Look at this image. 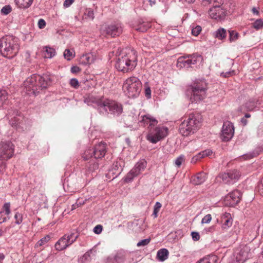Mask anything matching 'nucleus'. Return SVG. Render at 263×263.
I'll list each match as a JSON object with an SVG mask.
<instances>
[{"mask_svg": "<svg viewBox=\"0 0 263 263\" xmlns=\"http://www.w3.org/2000/svg\"><path fill=\"white\" fill-rule=\"evenodd\" d=\"M221 227L223 230H227L230 228L233 223L231 215L229 213L225 212L221 217Z\"/></svg>", "mask_w": 263, "mask_h": 263, "instance_id": "nucleus-23", "label": "nucleus"}, {"mask_svg": "<svg viewBox=\"0 0 263 263\" xmlns=\"http://www.w3.org/2000/svg\"><path fill=\"white\" fill-rule=\"evenodd\" d=\"M206 179V174L201 172L197 174L196 176L192 177L191 182L194 185H200L203 183L205 181Z\"/></svg>", "mask_w": 263, "mask_h": 263, "instance_id": "nucleus-24", "label": "nucleus"}, {"mask_svg": "<svg viewBox=\"0 0 263 263\" xmlns=\"http://www.w3.org/2000/svg\"><path fill=\"white\" fill-rule=\"evenodd\" d=\"M241 196V192L237 190H234L230 193L224 198V204L227 206H234L238 204Z\"/></svg>", "mask_w": 263, "mask_h": 263, "instance_id": "nucleus-16", "label": "nucleus"}, {"mask_svg": "<svg viewBox=\"0 0 263 263\" xmlns=\"http://www.w3.org/2000/svg\"><path fill=\"white\" fill-rule=\"evenodd\" d=\"M192 27V35L197 36H198L201 32L202 30V28L199 25H192L191 26Z\"/></svg>", "mask_w": 263, "mask_h": 263, "instance_id": "nucleus-36", "label": "nucleus"}, {"mask_svg": "<svg viewBox=\"0 0 263 263\" xmlns=\"http://www.w3.org/2000/svg\"><path fill=\"white\" fill-rule=\"evenodd\" d=\"M74 0H65L64 2L63 6L65 8L69 7L73 3Z\"/></svg>", "mask_w": 263, "mask_h": 263, "instance_id": "nucleus-59", "label": "nucleus"}, {"mask_svg": "<svg viewBox=\"0 0 263 263\" xmlns=\"http://www.w3.org/2000/svg\"><path fill=\"white\" fill-rule=\"evenodd\" d=\"M213 34L215 38L222 40L225 39L227 36L226 30L223 28H219L214 32Z\"/></svg>", "mask_w": 263, "mask_h": 263, "instance_id": "nucleus-32", "label": "nucleus"}, {"mask_svg": "<svg viewBox=\"0 0 263 263\" xmlns=\"http://www.w3.org/2000/svg\"><path fill=\"white\" fill-rule=\"evenodd\" d=\"M106 152V145L104 143H99L97 144L93 148H89L84 153V159H88L89 158L94 157L95 159H101L103 158Z\"/></svg>", "mask_w": 263, "mask_h": 263, "instance_id": "nucleus-9", "label": "nucleus"}, {"mask_svg": "<svg viewBox=\"0 0 263 263\" xmlns=\"http://www.w3.org/2000/svg\"><path fill=\"white\" fill-rule=\"evenodd\" d=\"M226 11L220 6H215L211 8L209 11V14L211 18L217 20H223L226 16Z\"/></svg>", "mask_w": 263, "mask_h": 263, "instance_id": "nucleus-17", "label": "nucleus"}, {"mask_svg": "<svg viewBox=\"0 0 263 263\" xmlns=\"http://www.w3.org/2000/svg\"><path fill=\"white\" fill-rule=\"evenodd\" d=\"M33 0H14L16 5L20 8H29L32 4Z\"/></svg>", "mask_w": 263, "mask_h": 263, "instance_id": "nucleus-31", "label": "nucleus"}, {"mask_svg": "<svg viewBox=\"0 0 263 263\" xmlns=\"http://www.w3.org/2000/svg\"><path fill=\"white\" fill-rule=\"evenodd\" d=\"M191 236L193 240L194 241H198L200 239V235L198 232H192L191 233Z\"/></svg>", "mask_w": 263, "mask_h": 263, "instance_id": "nucleus-55", "label": "nucleus"}, {"mask_svg": "<svg viewBox=\"0 0 263 263\" xmlns=\"http://www.w3.org/2000/svg\"><path fill=\"white\" fill-rule=\"evenodd\" d=\"M151 241L150 238H146L140 240L137 243V246L138 247H144L147 246Z\"/></svg>", "mask_w": 263, "mask_h": 263, "instance_id": "nucleus-45", "label": "nucleus"}, {"mask_svg": "<svg viewBox=\"0 0 263 263\" xmlns=\"http://www.w3.org/2000/svg\"><path fill=\"white\" fill-rule=\"evenodd\" d=\"M253 27L256 30H259L263 28V20L257 19L253 23Z\"/></svg>", "mask_w": 263, "mask_h": 263, "instance_id": "nucleus-39", "label": "nucleus"}, {"mask_svg": "<svg viewBox=\"0 0 263 263\" xmlns=\"http://www.w3.org/2000/svg\"><path fill=\"white\" fill-rule=\"evenodd\" d=\"M74 56L73 51H70L68 49H66L65 50L64 52V57L67 60L69 61Z\"/></svg>", "mask_w": 263, "mask_h": 263, "instance_id": "nucleus-41", "label": "nucleus"}, {"mask_svg": "<svg viewBox=\"0 0 263 263\" xmlns=\"http://www.w3.org/2000/svg\"><path fill=\"white\" fill-rule=\"evenodd\" d=\"M50 239V237L49 235L45 236L38 241L36 244V247H40L44 245L49 241Z\"/></svg>", "mask_w": 263, "mask_h": 263, "instance_id": "nucleus-40", "label": "nucleus"}, {"mask_svg": "<svg viewBox=\"0 0 263 263\" xmlns=\"http://www.w3.org/2000/svg\"><path fill=\"white\" fill-rule=\"evenodd\" d=\"M168 254L169 252L167 249L162 248L158 251L156 258L159 261L163 262L168 258Z\"/></svg>", "mask_w": 263, "mask_h": 263, "instance_id": "nucleus-26", "label": "nucleus"}, {"mask_svg": "<svg viewBox=\"0 0 263 263\" xmlns=\"http://www.w3.org/2000/svg\"><path fill=\"white\" fill-rule=\"evenodd\" d=\"M106 33L112 37L119 35L122 32V27L121 24H111L106 28Z\"/></svg>", "mask_w": 263, "mask_h": 263, "instance_id": "nucleus-20", "label": "nucleus"}, {"mask_svg": "<svg viewBox=\"0 0 263 263\" xmlns=\"http://www.w3.org/2000/svg\"><path fill=\"white\" fill-rule=\"evenodd\" d=\"M235 71L234 70H230L226 72H221L220 76L223 78H229L231 76L235 75Z\"/></svg>", "mask_w": 263, "mask_h": 263, "instance_id": "nucleus-44", "label": "nucleus"}, {"mask_svg": "<svg viewBox=\"0 0 263 263\" xmlns=\"http://www.w3.org/2000/svg\"><path fill=\"white\" fill-rule=\"evenodd\" d=\"M191 102L198 103L206 96V84L204 79L196 80L190 87Z\"/></svg>", "mask_w": 263, "mask_h": 263, "instance_id": "nucleus-5", "label": "nucleus"}, {"mask_svg": "<svg viewBox=\"0 0 263 263\" xmlns=\"http://www.w3.org/2000/svg\"><path fill=\"white\" fill-rule=\"evenodd\" d=\"M229 40L230 42H233L237 40L238 38L239 34L238 32L234 30H229Z\"/></svg>", "mask_w": 263, "mask_h": 263, "instance_id": "nucleus-38", "label": "nucleus"}, {"mask_svg": "<svg viewBox=\"0 0 263 263\" xmlns=\"http://www.w3.org/2000/svg\"><path fill=\"white\" fill-rule=\"evenodd\" d=\"M97 59L95 53L89 52L83 54L80 58V63L84 65L93 63Z\"/></svg>", "mask_w": 263, "mask_h": 263, "instance_id": "nucleus-21", "label": "nucleus"}, {"mask_svg": "<svg viewBox=\"0 0 263 263\" xmlns=\"http://www.w3.org/2000/svg\"><path fill=\"white\" fill-rule=\"evenodd\" d=\"M103 230V227L101 225L98 224L94 228H93V232L96 234H100Z\"/></svg>", "mask_w": 263, "mask_h": 263, "instance_id": "nucleus-52", "label": "nucleus"}, {"mask_svg": "<svg viewBox=\"0 0 263 263\" xmlns=\"http://www.w3.org/2000/svg\"><path fill=\"white\" fill-rule=\"evenodd\" d=\"M8 98V93L6 90H0V108L7 101Z\"/></svg>", "mask_w": 263, "mask_h": 263, "instance_id": "nucleus-33", "label": "nucleus"}, {"mask_svg": "<svg viewBox=\"0 0 263 263\" xmlns=\"http://www.w3.org/2000/svg\"><path fill=\"white\" fill-rule=\"evenodd\" d=\"M43 52L44 58L48 59H51L56 54L55 50L49 46H45Z\"/></svg>", "mask_w": 263, "mask_h": 263, "instance_id": "nucleus-29", "label": "nucleus"}, {"mask_svg": "<svg viewBox=\"0 0 263 263\" xmlns=\"http://www.w3.org/2000/svg\"><path fill=\"white\" fill-rule=\"evenodd\" d=\"M92 253V250H89L86 252L82 257L81 259L82 261H87L90 259V254Z\"/></svg>", "mask_w": 263, "mask_h": 263, "instance_id": "nucleus-48", "label": "nucleus"}, {"mask_svg": "<svg viewBox=\"0 0 263 263\" xmlns=\"http://www.w3.org/2000/svg\"><path fill=\"white\" fill-rule=\"evenodd\" d=\"M98 168V163H93V166L92 167H89V169H90V171H93L94 170H95L96 169Z\"/></svg>", "mask_w": 263, "mask_h": 263, "instance_id": "nucleus-64", "label": "nucleus"}, {"mask_svg": "<svg viewBox=\"0 0 263 263\" xmlns=\"http://www.w3.org/2000/svg\"><path fill=\"white\" fill-rule=\"evenodd\" d=\"M14 146L11 142L4 141L0 143V157L10 159L14 154Z\"/></svg>", "mask_w": 263, "mask_h": 263, "instance_id": "nucleus-14", "label": "nucleus"}, {"mask_svg": "<svg viewBox=\"0 0 263 263\" xmlns=\"http://www.w3.org/2000/svg\"><path fill=\"white\" fill-rule=\"evenodd\" d=\"M146 164V161L145 160H141L135 164L133 170L138 175L140 174L141 172L145 169Z\"/></svg>", "mask_w": 263, "mask_h": 263, "instance_id": "nucleus-28", "label": "nucleus"}, {"mask_svg": "<svg viewBox=\"0 0 263 263\" xmlns=\"http://www.w3.org/2000/svg\"><path fill=\"white\" fill-rule=\"evenodd\" d=\"M240 177V174L237 170H231L227 173L219 174V178H220L223 183L228 184H233L237 182Z\"/></svg>", "mask_w": 263, "mask_h": 263, "instance_id": "nucleus-13", "label": "nucleus"}, {"mask_svg": "<svg viewBox=\"0 0 263 263\" xmlns=\"http://www.w3.org/2000/svg\"><path fill=\"white\" fill-rule=\"evenodd\" d=\"M218 257L215 255H207L199 260L196 263H217Z\"/></svg>", "mask_w": 263, "mask_h": 263, "instance_id": "nucleus-30", "label": "nucleus"}, {"mask_svg": "<svg viewBox=\"0 0 263 263\" xmlns=\"http://www.w3.org/2000/svg\"><path fill=\"white\" fill-rule=\"evenodd\" d=\"M3 211L0 212V224L4 223L10 219L11 214L10 203L6 202L3 206Z\"/></svg>", "mask_w": 263, "mask_h": 263, "instance_id": "nucleus-22", "label": "nucleus"}, {"mask_svg": "<svg viewBox=\"0 0 263 263\" xmlns=\"http://www.w3.org/2000/svg\"><path fill=\"white\" fill-rule=\"evenodd\" d=\"M137 176L138 175L135 173L134 170L132 169L125 177L124 181L126 182H130L135 177H137Z\"/></svg>", "mask_w": 263, "mask_h": 263, "instance_id": "nucleus-35", "label": "nucleus"}, {"mask_svg": "<svg viewBox=\"0 0 263 263\" xmlns=\"http://www.w3.org/2000/svg\"><path fill=\"white\" fill-rule=\"evenodd\" d=\"M257 229H258L257 227L253 226V227H251V232H250V233L249 234V235L251 236V238H250L251 239L253 240L254 238H255L257 237Z\"/></svg>", "mask_w": 263, "mask_h": 263, "instance_id": "nucleus-42", "label": "nucleus"}, {"mask_svg": "<svg viewBox=\"0 0 263 263\" xmlns=\"http://www.w3.org/2000/svg\"><path fill=\"white\" fill-rule=\"evenodd\" d=\"M87 200V198H85L84 199H83L81 198H79L77 199V201L78 202V204H79V206H81L85 203Z\"/></svg>", "mask_w": 263, "mask_h": 263, "instance_id": "nucleus-61", "label": "nucleus"}, {"mask_svg": "<svg viewBox=\"0 0 263 263\" xmlns=\"http://www.w3.org/2000/svg\"><path fill=\"white\" fill-rule=\"evenodd\" d=\"M46 23L45 22V21L43 19V18H40L39 21H38V23H37V26H38V27L40 28V29H43L46 26Z\"/></svg>", "mask_w": 263, "mask_h": 263, "instance_id": "nucleus-53", "label": "nucleus"}, {"mask_svg": "<svg viewBox=\"0 0 263 263\" xmlns=\"http://www.w3.org/2000/svg\"><path fill=\"white\" fill-rule=\"evenodd\" d=\"M71 72L73 73H76L80 71L81 69L77 66H73L71 67Z\"/></svg>", "mask_w": 263, "mask_h": 263, "instance_id": "nucleus-60", "label": "nucleus"}, {"mask_svg": "<svg viewBox=\"0 0 263 263\" xmlns=\"http://www.w3.org/2000/svg\"><path fill=\"white\" fill-rule=\"evenodd\" d=\"M257 189L259 193L261 195L263 196V178L261 179L260 182L258 184Z\"/></svg>", "mask_w": 263, "mask_h": 263, "instance_id": "nucleus-54", "label": "nucleus"}, {"mask_svg": "<svg viewBox=\"0 0 263 263\" xmlns=\"http://www.w3.org/2000/svg\"><path fill=\"white\" fill-rule=\"evenodd\" d=\"M14 219L15 220V223L16 224H20L23 221V215L17 212L15 214Z\"/></svg>", "mask_w": 263, "mask_h": 263, "instance_id": "nucleus-43", "label": "nucleus"}, {"mask_svg": "<svg viewBox=\"0 0 263 263\" xmlns=\"http://www.w3.org/2000/svg\"><path fill=\"white\" fill-rule=\"evenodd\" d=\"M123 162L121 159L114 162L111 167L109 169L106 175V177L111 179L117 178L121 173L123 170Z\"/></svg>", "mask_w": 263, "mask_h": 263, "instance_id": "nucleus-15", "label": "nucleus"}, {"mask_svg": "<svg viewBox=\"0 0 263 263\" xmlns=\"http://www.w3.org/2000/svg\"><path fill=\"white\" fill-rule=\"evenodd\" d=\"M234 134L233 124L228 121L224 122L220 134V138L222 141L227 142L232 139Z\"/></svg>", "mask_w": 263, "mask_h": 263, "instance_id": "nucleus-12", "label": "nucleus"}, {"mask_svg": "<svg viewBox=\"0 0 263 263\" xmlns=\"http://www.w3.org/2000/svg\"><path fill=\"white\" fill-rule=\"evenodd\" d=\"M109 112L114 116H119L123 111L122 105L115 101L109 100H104L103 107L102 108V112Z\"/></svg>", "mask_w": 263, "mask_h": 263, "instance_id": "nucleus-11", "label": "nucleus"}, {"mask_svg": "<svg viewBox=\"0 0 263 263\" xmlns=\"http://www.w3.org/2000/svg\"><path fill=\"white\" fill-rule=\"evenodd\" d=\"M85 15L87 16V18L92 20L94 18V13L91 9L88 8L85 10L84 13Z\"/></svg>", "mask_w": 263, "mask_h": 263, "instance_id": "nucleus-47", "label": "nucleus"}, {"mask_svg": "<svg viewBox=\"0 0 263 263\" xmlns=\"http://www.w3.org/2000/svg\"><path fill=\"white\" fill-rule=\"evenodd\" d=\"M212 153V151L210 149H206L203 151H202L200 153H199L193 157L191 160V162L193 163H196L198 161L200 160L201 159L206 157L209 156L211 155Z\"/></svg>", "mask_w": 263, "mask_h": 263, "instance_id": "nucleus-25", "label": "nucleus"}, {"mask_svg": "<svg viewBox=\"0 0 263 263\" xmlns=\"http://www.w3.org/2000/svg\"><path fill=\"white\" fill-rule=\"evenodd\" d=\"M50 78L47 74H34L24 82V91L28 95L36 96L40 90L47 87Z\"/></svg>", "mask_w": 263, "mask_h": 263, "instance_id": "nucleus-1", "label": "nucleus"}, {"mask_svg": "<svg viewBox=\"0 0 263 263\" xmlns=\"http://www.w3.org/2000/svg\"><path fill=\"white\" fill-rule=\"evenodd\" d=\"M12 10V8L10 5H6L1 9V13L4 15H7Z\"/></svg>", "mask_w": 263, "mask_h": 263, "instance_id": "nucleus-46", "label": "nucleus"}, {"mask_svg": "<svg viewBox=\"0 0 263 263\" xmlns=\"http://www.w3.org/2000/svg\"><path fill=\"white\" fill-rule=\"evenodd\" d=\"M168 134V128L165 126H158L151 127L148 129L146 139L150 142L155 144L164 139Z\"/></svg>", "mask_w": 263, "mask_h": 263, "instance_id": "nucleus-7", "label": "nucleus"}, {"mask_svg": "<svg viewBox=\"0 0 263 263\" xmlns=\"http://www.w3.org/2000/svg\"><path fill=\"white\" fill-rule=\"evenodd\" d=\"M122 88L126 96L128 98H135L137 97L140 93L142 83L137 77H130L124 82Z\"/></svg>", "mask_w": 263, "mask_h": 263, "instance_id": "nucleus-6", "label": "nucleus"}, {"mask_svg": "<svg viewBox=\"0 0 263 263\" xmlns=\"http://www.w3.org/2000/svg\"><path fill=\"white\" fill-rule=\"evenodd\" d=\"M202 118L198 114L191 113L186 117L179 126V133L183 136H188L196 132L201 126Z\"/></svg>", "mask_w": 263, "mask_h": 263, "instance_id": "nucleus-3", "label": "nucleus"}, {"mask_svg": "<svg viewBox=\"0 0 263 263\" xmlns=\"http://www.w3.org/2000/svg\"><path fill=\"white\" fill-rule=\"evenodd\" d=\"M202 60V57L197 54L181 57L178 58L177 65L180 67L189 68Z\"/></svg>", "mask_w": 263, "mask_h": 263, "instance_id": "nucleus-10", "label": "nucleus"}, {"mask_svg": "<svg viewBox=\"0 0 263 263\" xmlns=\"http://www.w3.org/2000/svg\"><path fill=\"white\" fill-rule=\"evenodd\" d=\"M183 160V156H180L175 161V163L178 167H180Z\"/></svg>", "mask_w": 263, "mask_h": 263, "instance_id": "nucleus-56", "label": "nucleus"}, {"mask_svg": "<svg viewBox=\"0 0 263 263\" xmlns=\"http://www.w3.org/2000/svg\"><path fill=\"white\" fill-rule=\"evenodd\" d=\"M70 84L71 86L74 88H78L79 86V83L78 80L77 79H71L70 80Z\"/></svg>", "mask_w": 263, "mask_h": 263, "instance_id": "nucleus-50", "label": "nucleus"}, {"mask_svg": "<svg viewBox=\"0 0 263 263\" xmlns=\"http://www.w3.org/2000/svg\"><path fill=\"white\" fill-rule=\"evenodd\" d=\"M84 102L88 106H92L97 108L100 112L102 111L104 101L100 98L91 95H88L84 97Z\"/></svg>", "mask_w": 263, "mask_h": 263, "instance_id": "nucleus-18", "label": "nucleus"}, {"mask_svg": "<svg viewBox=\"0 0 263 263\" xmlns=\"http://www.w3.org/2000/svg\"><path fill=\"white\" fill-rule=\"evenodd\" d=\"M247 259V257L243 255V252L240 251L234 255L229 263H243Z\"/></svg>", "mask_w": 263, "mask_h": 263, "instance_id": "nucleus-27", "label": "nucleus"}, {"mask_svg": "<svg viewBox=\"0 0 263 263\" xmlns=\"http://www.w3.org/2000/svg\"><path fill=\"white\" fill-rule=\"evenodd\" d=\"M137 55L136 52L133 49H126L118 58L115 67L123 72H128L134 70L137 65Z\"/></svg>", "mask_w": 263, "mask_h": 263, "instance_id": "nucleus-2", "label": "nucleus"}, {"mask_svg": "<svg viewBox=\"0 0 263 263\" xmlns=\"http://www.w3.org/2000/svg\"><path fill=\"white\" fill-rule=\"evenodd\" d=\"M151 27L150 24L147 22H143L136 27V30L139 32H144Z\"/></svg>", "mask_w": 263, "mask_h": 263, "instance_id": "nucleus-34", "label": "nucleus"}, {"mask_svg": "<svg viewBox=\"0 0 263 263\" xmlns=\"http://www.w3.org/2000/svg\"><path fill=\"white\" fill-rule=\"evenodd\" d=\"M212 219V216L211 214L206 215L201 220L202 223H209Z\"/></svg>", "mask_w": 263, "mask_h": 263, "instance_id": "nucleus-51", "label": "nucleus"}, {"mask_svg": "<svg viewBox=\"0 0 263 263\" xmlns=\"http://www.w3.org/2000/svg\"><path fill=\"white\" fill-rule=\"evenodd\" d=\"M180 2H181L182 3H187V4H191L193 3L195 0H179Z\"/></svg>", "mask_w": 263, "mask_h": 263, "instance_id": "nucleus-63", "label": "nucleus"}, {"mask_svg": "<svg viewBox=\"0 0 263 263\" xmlns=\"http://www.w3.org/2000/svg\"><path fill=\"white\" fill-rule=\"evenodd\" d=\"M241 157L244 159L247 160V159H250L251 158H252L253 157H254V155L253 153H250L243 155L242 156H241Z\"/></svg>", "mask_w": 263, "mask_h": 263, "instance_id": "nucleus-58", "label": "nucleus"}, {"mask_svg": "<svg viewBox=\"0 0 263 263\" xmlns=\"http://www.w3.org/2000/svg\"><path fill=\"white\" fill-rule=\"evenodd\" d=\"M139 122L143 126H148V129L158 124V121L149 114L141 116Z\"/></svg>", "mask_w": 263, "mask_h": 263, "instance_id": "nucleus-19", "label": "nucleus"}, {"mask_svg": "<svg viewBox=\"0 0 263 263\" xmlns=\"http://www.w3.org/2000/svg\"><path fill=\"white\" fill-rule=\"evenodd\" d=\"M255 107V105L253 102H249L246 103L245 108L247 110H252Z\"/></svg>", "mask_w": 263, "mask_h": 263, "instance_id": "nucleus-49", "label": "nucleus"}, {"mask_svg": "<svg viewBox=\"0 0 263 263\" xmlns=\"http://www.w3.org/2000/svg\"><path fill=\"white\" fill-rule=\"evenodd\" d=\"M77 232L67 233L61 237L55 243L54 247L58 251H63L71 246L78 238Z\"/></svg>", "mask_w": 263, "mask_h": 263, "instance_id": "nucleus-8", "label": "nucleus"}, {"mask_svg": "<svg viewBox=\"0 0 263 263\" xmlns=\"http://www.w3.org/2000/svg\"><path fill=\"white\" fill-rule=\"evenodd\" d=\"M145 96L147 98H150L151 96V90L149 87L145 89Z\"/></svg>", "mask_w": 263, "mask_h": 263, "instance_id": "nucleus-62", "label": "nucleus"}, {"mask_svg": "<svg viewBox=\"0 0 263 263\" xmlns=\"http://www.w3.org/2000/svg\"><path fill=\"white\" fill-rule=\"evenodd\" d=\"M18 39L12 35H6L0 39V53L9 59L15 56L19 50Z\"/></svg>", "mask_w": 263, "mask_h": 263, "instance_id": "nucleus-4", "label": "nucleus"}, {"mask_svg": "<svg viewBox=\"0 0 263 263\" xmlns=\"http://www.w3.org/2000/svg\"><path fill=\"white\" fill-rule=\"evenodd\" d=\"M162 206V204L159 202H157L154 207V211L152 214V216L154 218H156L158 217V213H159L160 208Z\"/></svg>", "mask_w": 263, "mask_h": 263, "instance_id": "nucleus-37", "label": "nucleus"}, {"mask_svg": "<svg viewBox=\"0 0 263 263\" xmlns=\"http://www.w3.org/2000/svg\"><path fill=\"white\" fill-rule=\"evenodd\" d=\"M204 2H207L209 4H217V6H219L220 5L223 3V0H204Z\"/></svg>", "mask_w": 263, "mask_h": 263, "instance_id": "nucleus-57", "label": "nucleus"}]
</instances>
